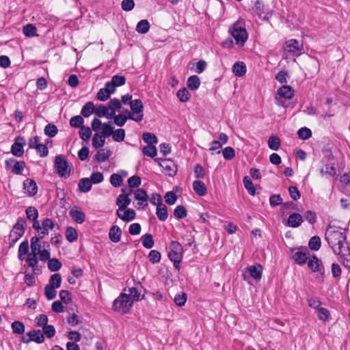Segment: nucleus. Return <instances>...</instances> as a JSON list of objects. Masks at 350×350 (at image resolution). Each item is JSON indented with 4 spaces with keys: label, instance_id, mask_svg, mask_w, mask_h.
<instances>
[{
    "label": "nucleus",
    "instance_id": "nucleus-1",
    "mask_svg": "<svg viewBox=\"0 0 350 350\" xmlns=\"http://www.w3.org/2000/svg\"><path fill=\"white\" fill-rule=\"evenodd\" d=\"M325 239L342 265L350 269V247L347 242L345 230L329 223L325 230Z\"/></svg>",
    "mask_w": 350,
    "mask_h": 350
},
{
    "label": "nucleus",
    "instance_id": "nucleus-2",
    "mask_svg": "<svg viewBox=\"0 0 350 350\" xmlns=\"http://www.w3.org/2000/svg\"><path fill=\"white\" fill-rule=\"evenodd\" d=\"M133 306V300L128 294L120 293L113 301L112 309L122 314L127 313Z\"/></svg>",
    "mask_w": 350,
    "mask_h": 350
},
{
    "label": "nucleus",
    "instance_id": "nucleus-3",
    "mask_svg": "<svg viewBox=\"0 0 350 350\" xmlns=\"http://www.w3.org/2000/svg\"><path fill=\"white\" fill-rule=\"evenodd\" d=\"M26 221L23 217L18 218L16 223L10 232L8 240L10 247H13L25 232Z\"/></svg>",
    "mask_w": 350,
    "mask_h": 350
},
{
    "label": "nucleus",
    "instance_id": "nucleus-4",
    "mask_svg": "<svg viewBox=\"0 0 350 350\" xmlns=\"http://www.w3.org/2000/svg\"><path fill=\"white\" fill-rule=\"evenodd\" d=\"M183 246L178 242L172 241L170 244L169 258L174 262L176 268L179 267V264L183 258Z\"/></svg>",
    "mask_w": 350,
    "mask_h": 350
},
{
    "label": "nucleus",
    "instance_id": "nucleus-5",
    "mask_svg": "<svg viewBox=\"0 0 350 350\" xmlns=\"http://www.w3.org/2000/svg\"><path fill=\"white\" fill-rule=\"evenodd\" d=\"M54 167L56 172L61 177L69 176L70 169H68V164L64 156L59 154L55 157Z\"/></svg>",
    "mask_w": 350,
    "mask_h": 350
},
{
    "label": "nucleus",
    "instance_id": "nucleus-6",
    "mask_svg": "<svg viewBox=\"0 0 350 350\" xmlns=\"http://www.w3.org/2000/svg\"><path fill=\"white\" fill-rule=\"evenodd\" d=\"M253 9L258 17L264 21H268L273 14V11L269 8V6L265 5L260 0H257L255 2Z\"/></svg>",
    "mask_w": 350,
    "mask_h": 350
},
{
    "label": "nucleus",
    "instance_id": "nucleus-7",
    "mask_svg": "<svg viewBox=\"0 0 350 350\" xmlns=\"http://www.w3.org/2000/svg\"><path fill=\"white\" fill-rule=\"evenodd\" d=\"M25 167L26 164L25 161H18L14 158H10L9 159L5 160V169L7 170H10L12 173L14 174H22V172Z\"/></svg>",
    "mask_w": 350,
    "mask_h": 350
},
{
    "label": "nucleus",
    "instance_id": "nucleus-8",
    "mask_svg": "<svg viewBox=\"0 0 350 350\" xmlns=\"http://www.w3.org/2000/svg\"><path fill=\"white\" fill-rule=\"evenodd\" d=\"M293 254L292 258L294 261L299 265H304L308 259V255L309 254V250L306 247H300L298 249H293L291 250Z\"/></svg>",
    "mask_w": 350,
    "mask_h": 350
},
{
    "label": "nucleus",
    "instance_id": "nucleus-9",
    "mask_svg": "<svg viewBox=\"0 0 350 350\" xmlns=\"http://www.w3.org/2000/svg\"><path fill=\"white\" fill-rule=\"evenodd\" d=\"M308 267L312 272H318L322 277L325 275V267L322 261L315 255L308 258Z\"/></svg>",
    "mask_w": 350,
    "mask_h": 350
},
{
    "label": "nucleus",
    "instance_id": "nucleus-10",
    "mask_svg": "<svg viewBox=\"0 0 350 350\" xmlns=\"http://www.w3.org/2000/svg\"><path fill=\"white\" fill-rule=\"evenodd\" d=\"M26 145L25 139L22 136H18L15 138L14 143L12 145L11 152L15 157H20L24 153L23 148Z\"/></svg>",
    "mask_w": 350,
    "mask_h": 350
},
{
    "label": "nucleus",
    "instance_id": "nucleus-11",
    "mask_svg": "<svg viewBox=\"0 0 350 350\" xmlns=\"http://www.w3.org/2000/svg\"><path fill=\"white\" fill-rule=\"evenodd\" d=\"M284 49L289 53L299 55L304 53L303 44H300L299 42L295 39H291L286 42Z\"/></svg>",
    "mask_w": 350,
    "mask_h": 350
},
{
    "label": "nucleus",
    "instance_id": "nucleus-12",
    "mask_svg": "<svg viewBox=\"0 0 350 350\" xmlns=\"http://www.w3.org/2000/svg\"><path fill=\"white\" fill-rule=\"evenodd\" d=\"M122 192H124V189H122ZM133 192V190L131 189L128 193H121L120 194L116 199V205L118 206V209L120 211L124 210L131 202V200L129 198V196Z\"/></svg>",
    "mask_w": 350,
    "mask_h": 350
},
{
    "label": "nucleus",
    "instance_id": "nucleus-13",
    "mask_svg": "<svg viewBox=\"0 0 350 350\" xmlns=\"http://www.w3.org/2000/svg\"><path fill=\"white\" fill-rule=\"evenodd\" d=\"M231 34L235 39L237 44H243L247 39V33L245 28L234 27Z\"/></svg>",
    "mask_w": 350,
    "mask_h": 350
},
{
    "label": "nucleus",
    "instance_id": "nucleus-14",
    "mask_svg": "<svg viewBox=\"0 0 350 350\" xmlns=\"http://www.w3.org/2000/svg\"><path fill=\"white\" fill-rule=\"evenodd\" d=\"M116 215L120 219L125 222L131 221L134 220L136 217V213L135 210L132 208H127V207L123 211L117 209Z\"/></svg>",
    "mask_w": 350,
    "mask_h": 350
},
{
    "label": "nucleus",
    "instance_id": "nucleus-15",
    "mask_svg": "<svg viewBox=\"0 0 350 350\" xmlns=\"http://www.w3.org/2000/svg\"><path fill=\"white\" fill-rule=\"evenodd\" d=\"M27 335L29 337L27 340H23L25 343H29L31 341H34L38 344L42 343L44 341V334L40 329H33L27 332Z\"/></svg>",
    "mask_w": 350,
    "mask_h": 350
},
{
    "label": "nucleus",
    "instance_id": "nucleus-16",
    "mask_svg": "<svg viewBox=\"0 0 350 350\" xmlns=\"http://www.w3.org/2000/svg\"><path fill=\"white\" fill-rule=\"evenodd\" d=\"M23 189L29 196H35L38 191L36 183L33 180L29 178L24 180Z\"/></svg>",
    "mask_w": 350,
    "mask_h": 350
},
{
    "label": "nucleus",
    "instance_id": "nucleus-17",
    "mask_svg": "<svg viewBox=\"0 0 350 350\" xmlns=\"http://www.w3.org/2000/svg\"><path fill=\"white\" fill-rule=\"evenodd\" d=\"M107 107H109V111L107 118L112 119L116 114V110H118L122 107V103L119 99L114 98L109 100Z\"/></svg>",
    "mask_w": 350,
    "mask_h": 350
},
{
    "label": "nucleus",
    "instance_id": "nucleus-18",
    "mask_svg": "<svg viewBox=\"0 0 350 350\" xmlns=\"http://www.w3.org/2000/svg\"><path fill=\"white\" fill-rule=\"evenodd\" d=\"M135 194V198L138 200L141 201L142 202H138V205H142L143 208L146 206L148 205V196L146 193V191L144 189H137L134 191Z\"/></svg>",
    "mask_w": 350,
    "mask_h": 350
},
{
    "label": "nucleus",
    "instance_id": "nucleus-19",
    "mask_svg": "<svg viewBox=\"0 0 350 350\" xmlns=\"http://www.w3.org/2000/svg\"><path fill=\"white\" fill-rule=\"evenodd\" d=\"M294 90L290 85H284L280 87L278 91V94L284 98L291 99L294 96Z\"/></svg>",
    "mask_w": 350,
    "mask_h": 350
},
{
    "label": "nucleus",
    "instance_id": "nucleus-20",
    "mask_svg": "<svg viewBox=\"0 0 350 350\" xmlns=\"http://www.w3.org/2000/svg\"><path fill=\"white\" fill-rule=\"evenodd\" d=\"M302 222V216L299 213H294L290 215L288 217L287 220V225L292 228H297L301 224Z\"/></svg>",
    "mask_w": 350,
    "mask_h": 350
},
{
    "label": "nucleus",
    "instance_id": "nucleus-21",
    "mask_svg": "<svg viewBox=\"0 0 350 350\" xmlns=\"http://www.w3.org/2000/svg\"><path fill=\"white\" fill-rule=\"evenodd\" d=\"M122 230L118 226H112L109 232V239L113 243H118L120 240Z\"/></svg>",
    "mask_w": 350,
    "mask_h": 350
},
{
    "label": "nucleus",
    "instance_id": "nucleus-22",
    "mask_svg": "<svg viewBox=\"0 0 350 350\" xmlns=\"http://www.w3.org/2000/svg\"><path fill=\"white\" fill-rule=\"evenodd\" d=\"M250 275L256 280H260L262 278V267L260 264L251 265L248 267Z\"/></svg>",
    "mask_w": 350,
    "mask_h": 350
},
{
    "label": "nucleus",
    "instance_id": "nucleus-23",
    "mask_svg": "<svg viewBox=\"0 0 350 350\" xmlns=\"http://www.w3.org/2000/svg\"><path fill=\"white\" fill-rule=\"evenodd\" d=\"M156 215L161 221H165L168 217L167 208L163 203L157 205Z\"/></svg>",
    "mask_w": 350,
    "mask_h": 350
},
{
    "label": "nucleus",
    "instance_id": "nucleus-24",
    "mask_svg": "<svg viewBox=\"0 0 350 350\" xmlns=\"http://www.w3.org/2000/svg\"><path fill=\"white\" fill-rule=\"evenodd\" d=\"M70 215L72 219L78 224H82L85 220V213L77 208L70 209Z\"/></svg>",
    "mask_w": 350,
    "mask_h": 350
},
{
    "label": "nucleus",
    "instance_id": "nucleus-25",
    "mask_svg": "<svg viewBox=\"0 0 350 350\" xmlns=\"http://www.w3.org/2000/svg\"><path fill=\"white\" fill-rule=\"evenodd\" d=\"M193 189L200 196H204L207 193V188L205 184L201 180H194L193 183Z\"/></svg>",
    "mask_w": 350,
    "mask_h": 350
},
{
    "label": "nucleus",
    "instance_id": "nucleus-26",
    "mask_svg": "<svg viewBox=\"0 0 350 350\" xmlns=\"http://www.w3.org/2000/svg\"><path fill=\"white\" fill-rule=\"evenodd\" d=\"M129 105L133 113L137 115L143 114L144 105L140 99L132 100Z\"/></svg>",
    "mask_w": 350,
    "mask_h": 350
},
{
    "label": "nucleus",
    "instance_id": "nucleus-27",
    "mask_svg": "<svg viewBox=\"0 0 350 350\" xmlns=\"http://www.w3.org/2000/svg\"><path fill=\"white\" fill-rule=\"evenodd\" d=\"M38 254L36 253V252L31 250V252L28 254L26 258L28 266L32 267L34 271H36L38 263Z\"/></svg>",
    "mask_w": 350,
    "mask_h": 350
},
{
    "label": "nucleus",
    "instance_id": "nucleus-28",
    "mask_svg": "<svg viewBox=\"0 0 350 350\" xmlns=\"http://www.w3.org/2000/svg\"><path fill=\"white\" fill-rule=\"evenodd\" d=\"M246 66L243 62H236L232 66V72L237 77H242L246 72Z\"/></svg>",
    "mask_w": 350,
    "mask_h": 350
},
{
    "label": "nucleus",
    "instance_id": "nucleus-29",
    "mask_svg": "<svg viewBox=\"0 0 350 350\" xmlns=\"http://www.w3.org/2000/svg\"><path fill=\"white\" fill-rule=\"evenodd\" d=\"M111 154V152L108 148H102L99 150L95 154V159L98 162H104L109 159Z\"/></svg>",
    "mask_w": 350,
    "mask_h": 350
},
{
    "label": "nucleus",
    "instance_id": "nucleus-30",
    "mask_svg": "<svg viewBox=\"0 0 350 350\" xmlns=\"http://www.w3.org/2000/svg\"><path fill=\"white\" fill-rule=\"evenodd\" d=\"M126 83V77L122 75H114L112 77L111 80L108 81L107 86L119 87L124 85Z\"/></svg>",
    "mask_w": 350,
    "mask_h": 350
},
{
    "label": "nucleus",
    "instance_id": "nucleus-31",
    "mask_svg": "<svg viewBox=\"0 0 350 350\" xmlns=\"http://www.w3.org/2000/svg\"><path fill=\"white\" fill-rule=\"evenodd\" d=\"M92 185V182L88 178H83L79 182V190L83 193L88 192L91 189Z\"/></svg>",
    "mask_w": 350,
    "mask_h": 350
},
{
    "label": "nucleus",
    "instance_id": "nucleus-32",
    "mask_svg": "<svg viewBox=\"0 0 350 350\" xmlns=\"http://www.w3.org/2000/svg\"><path fill=\"white\" fill-rule=\"evenodd\" d=\"M29 250V242L27 241H24L21 243L18 252V258L21 260H23L25 258V255L28 253Z\"/></svg>",
    "mask_w": 350,
    "mask_h": 350
},
{
    "label": "nucleus",
    "instance_id": "nucleus-33",
    "mask_svg": "<svg viewBox=\"0 0 350 350\" xmlns=\"http://www.w3.org/2000/svg\"><path fill=\"white\" fill-rule=\"evenodd\" d=\"M95 111V107L92 102L89 101L87 102L82 107L81 113V115L85 117L88 118L89 117L92 113H94Z\"/></svg>",
    "mask_w": 350,
    "mask_h": 350
},
{
    "label": "nucleus",
    "instance_id": "nucleus-34",
    "mask_svg": "<svg viewBox=\"0 0 350 350\" xmlns=\"http://www.w3.org/2000/svg\"><path fill=\"white\" fill-rule=\"evenodd\" d=\"M187 87L191 90H196L200 85V79L197 75H193L188 78L187 81Z\"/></svg>",
    "mask_w": 350,
    "mask_h": 350
},
{
    "label": "nucleus",
    "instance_id": "nucleus-35",
    "mask_svg": "<svg viewBox=\"0 0 350 350\" xmlns=\"http://www.w3.org/2000/svg\"><path fill=\"white\" fill-rule=\"evenodd\" d=\"M66 240L70 243L77 241L78 238L77 230L72 227H67L66 230Z\"/></svg>",
    "mask_w": 350,
    "mask_h": 350
},
{
    "label": "nucleus",
    "instance_id": "nucleus-36",
    "mask_svg": "<svg viewBox=\"0 0 350 350\" xmlns=\"http://www.w3.org/2000/svg\"><path fill=\"white\" fill-rule=\"evenodd\" d=\"M243 182L244 187L247 189L249 194L254 196L256 193V191L251 178L249 176H245L243 177Z\"/></svg>",
    "mask_w": 350,
    "mask_h": 350
},
{
    "label": "nucleus",
    "instance_id": "nucleus-37",
    "mask_svg": "<svg viewBox=\"0 0 350 350\" xmlns=\"http://www.w3.org/2000/svg\"><path fill=\"white\" fill-rule=\"evenodd\" d=\"M149 22L147 20L144 19L138 22L135 29L138 33L144 34L147 33L149 31Z\"/></svg>",
    "mask_w": 350,
    "mask_h": 350
},
{
    "label": "nucleus",
    "instance_id": "nucleus-38",
    "mask_svg": "<svg viewBox=\"0 0 350 350\" xmlns=\"http://www.w3.org/2000/svg\"><path fill=\"white\" fill-rule=\"evenodd\" d=\"M321 245V239L318 236H313L308 242L309 248L313 251H318Z\"/></svg>",
    "mask_w": 350,
    "mask_h": 350
},
{
    "label": "nucleus",
    "instance_id": "nucleus-39",
    "mask_svg": "<svg viewBox=\"0 0 350 350\" xmlns=\"http://www.w3.org/2000/svg\"><path fill=\"white\" fill-rule=\"evenodd\" d=\"M105 143V138L99 133H95L92 138V145L95 148H102Z\"/></svg>",
    "mask_w": 350,
    "mask_h": 350
},
{
    "label": "nucleus",
    "instance_id": "nucleus-40",
    "mask_svg": "<svg viewBox=\"0 0 350 350\" xmlns=\"http://www.w3.org/2000/svg\"><path fill=\"white\" fill-rule=\"evenodd\" d=\"M61 282V275L59 273H54L51 276L48 286L57 288L60 286Z\"/></svg>",
    "mask_w": 350,
    "mask_h": 350
},
{
    "label": "nucleus",
    "instance_id": "nucleus-41",
    "mask_svg": "<svg viewBox=\"0 0 350 350\" xmlns=\"http://www.w3.org/2000/svg\"><path fill=\"white\" fill-rule=\"evenodd\" d=\"M280 144V139L277 136H271L268 139V146L271 150H278Z\"/></svg>",
    "mask_w": 350,
    "mask_h": 350
},
{
    "label": "nucleus",
    "instance_id": "nucleus-42",
    "mask_svg": "<svg viewBox=\"0 0 350 350\" xmlns=\"http://www.w3.org/2000/svg\"><path fill=\"white\" fill-rule=\"evenodd\" d=\"M174 215L177 219H183L187 217V211L184 206L178 205L175 208Z\"/></svg>",
    "mask_w": 350,
    "mask_h": 350
},
{
    "label": "nucleus",
    "instance_id": "nucleus-43",
    "mask_svg": "<svg viewBox=\"0 0 350 350\" xmlns=\"http://www.w3.org/2000/svg\"><path fill=\"white\" fill-rule=\"evenodd\" d=\"M12 329L14 334H22L25 332V325L18 321H15L12 323Z\"/></svg>",
    "mask_w": 350,
    "mask_h": 350
},
{
    "label": "nucleus",
    "instance_id": "nucleus-44",
    "mask_svg": "<svg viewBox=\"0 0 350 350\" xmlns=\"http://www.w3.org/2000/svg\"><path fill=\"white\" fill-rule=\"evenodd\" d=\"M141 239L144 247L150 249L154 246L153 238L150 234H146L143 235Z\"/></svg>",
    "mask_w": 350,
    "mask_h": 350
},
{
    "label": "nucleus",
    "instance_id": "nucleus-45",
    "mask_svg": "<svg viewBox=\"0 0 350 350\" xmlns=\"http://www.w3.org/2000/svg\"><path fill=\"white\" fill-rule=\"evenodd\" d=\"M94 113L99 118H102L104 116H106L107 118V116H109V107L102 104H100L99 105L97 106L96 108H95Z\"/></svg>",
    "mask_w": 350,
    "mask_h": 350
},
{
    "label": "nucleus",
    "instance_id": "nucleus-46",
    "mask_svg": "<svg viewBox=\"0 0 350 350\" xmlns=\"http://www.w3.org/2000/svg\"><path fill=\"white\" fill-rule=\"evenodd\" d=\"M142 152L144 155L153 158L157 156V150L154 146L148 145L143 148Z\"/></svg>",
    "mask_w": 350,
    "mask_h": 350
},
{
    "label": "nucleus",
    "instance_id": "nucleus-47",
    "mask_svg": "<svg viewBox=\"0 0 350 350\" xmlns=\"http://www.w3.org/2000/svg\"><path fill=\"white\" fill-rule=\"evenodd\" d=\"M27 217L33 221L38 220V211L33 206H29L26 208Z\"/></svg>",
    "mask_w": 350,
    "mask_h": 350
},
{
    "label": "nucleus",
    "instance_id": "nucleus-48",
    "mask_svg": "<svg viewBox=\"0 0 350 350\" xmlns=\"http://www.w3.org/2000/svg\"><path fill=\"white\" fill-rule=\"evenodd\" d=\"M161 165L170 176H174L176 174V169L174 164L169 163L168 161H164Z\"/></svg>",
    "mask_w": 350,
    "mask_h": 350
},
{
    "label": "nucleus",
    "instance_id": "nucleus-49",
    "mask_svg": "<svg viewBox=\"0 0 350 350\" xmlns=\"http://www.w3.org/2000/svg\"><path fill=\"white\" fill-rule=\"evenodd\" d=\"M44 134L50 137H55L57 132L58 129L57 127L53 124H48L44 130Z\"/></svg>",
    "mask_w": 350,
    "mask_h": 350
},
{
    "label": "nucleus",
    "instance_id": "nucleus-50",
    "mask_svg": "<svg viewBox=\"0 0 350 350\" xmlns=\"http://www.w3.org/2000/svg\"><path fill=\"white\" fill-rule=\"evenodd\" d=\"M37 29L32 24H27L23 28V33L27 37H33L36 34Z\"/></svg>",
    "mask_w": 350,
    "mask_h": 350
},
{
    "label": "nucleus",
    "instance_id": "nucleus-51",
    "mask_svg": "<svg viewBox=\"0 0 350 350\" xmlns=\"http://www.w3.org/2000/svg\"><path fill=\"white\" fill-rule=\"evenodd\" d=\"M176 96L181 102H186L190 98L191 94L187 88H184L177 92Z\"/></svg>",
    "mask_w": 350,
    "mask_h": 350
},
{
    "label": "nucleus",
    "instance_id": "nucleus-52",
    "mask_svg": "<svg viewBox=\"0 0 350 350\" xmlns=\"http://www.w3.org/2000/svg\"><path fill=\"white\" fill-rule=\"evenodd\" d=\"M79 135L83 140L87 141L92 135V131L90 127L83 126L80 128Z\"/></svg>",
    "mask_w": 350,
    "mask_h": 350
},
{
    "label": "nucleus",
    "instance_id": "nucleus-53",
    "mask_svg": "<svg viewBox=\"0 0 350 350\" xmlns=\"http://www.w3.org/2000/svg\"><path fill=\"white\" fill-rule=\"evenodd\" d=\"M83 118L81 116H75L70 118V124L71 126L75 128H81L83 126Z\"/></svg>",
    "mask_w": 350,
    "mask_h": 350
},
{
    "label": "nucleus",
    "instance_id": "nucleus-54",
    "mask_svg": "<svg viewBox=\"0 0 350 350\" xmlns=\"http://www.w3.org/2000/svg\"><path fill=\"white\" fill-rule=\"evenodd\" d=\"M62 267L61 262L57 258L50 259L48 262V268L51 271H57Z\"/></svg>",
    "mask_w": 350,
    "mask_h": 350
},
{
    "label": "nucleus",
    "instance_id": "nucleus-55",
    "mask_svg": "<svg viewBox=\"0 0 350 350\" xmlns=\"http://www.w3.org/2000/svg\"><path fill=\"white\" fill-rule=\"evenodd\" d=\"M142 138L148 145H153L154 144H157L158 142L156 135L151 133H144L142 135Z\"/></svg>",
    "mask_w": 350,
    "mask_h": 350
},
{
    "label": "nucleus",
    "instance_id": "nucleus-56",
    "mask_svg": "<svg viewBox=\"0 0 350 350\" xmlns=\"http://www.w3.org/2000/svg\"><path fill=\"white\" fill-rule=\"evenodd\" d=\"M110 183L115 187H120L123 183L122 176L118 174H112L110 176Z\"/></svg>",
    "mask_w": 350,
    "mask_h": 350
},
{
    "label": "nucleus",
    "instance_id": "nucleus-57",
    "mask_svg": "<svg viewBox=\"0 0 350 350\" xmlns=\"http://www.w3.org/2000/svg\"><path fill=\"white\" fill-rule=\"evenodd\" d=\"M320 174L322 176L328 175L329 176H334L336 174V169L333 165L329 164L325 165L324 168L320 170Z\"/></svg>",
    "mask_w": 350,
    "mask_h": 350
},
{
    "label": "nucleus",
    "instance_id": "nucleus-58",
    "mask_svg": "<svg viewBox=\"0 0 350 350\" xmlns=\"http://www.w3.org/2000/svg\"><path fill=\"white\" fill-rule=\"evenodd\" d=\"M297 135L301 139H308L312 136V131L307 127H302L298 130Z\"/></svg>",
    "mask_w": 350,
    "mask_h": 350
},
{
    "label": "nucleus",
    "instance_id": "nucleus-59",
    "mask_svg": "<svg viewBox=\"0 0 350 350\" xmlns=\"http://www.w3.org/2000/svg\"><path fill=\"white\" fill-rule=\"evenodd\" d=\"M113 139L116 142H120L124 139L125 131L122 129H118L113 131L112 135Z\"/></svg>",
    "mask_w": 350,
    "mask_h": 350
},
{
    "label": "nucleus",
    "instance_id": "nucleus-60",
    "mask_svg": "<svg viewBox=\"0 0 350 350\" xmlns=\"http://www.w3.org/2000/svg\"><path fill=\"white\" fill-rule=\"evenodd\" d=\"M113 127L109 123H104L102 127V132L99 134L106 138L111 135H113Z\"/></svg>",
    "mask_w": 350,
    "mask_h": 350
},
{
    "label": "nucleus",
    "instance_id": "nucleus-61",
    "mask_svg": "<svg viewBox=\"0 0 350 350\" xmlns=\"http://www.w3.org/2000/svg\"><path fill=\"white\" fill-rule=\"evenodd\" d=\"M44 295L49 300L53 299L57 295L55 288L49 286L48 285L44 287Z\"/></svg>",
    "mask_w": 350,
    "mask_h": 350
},
{
    "label": "nucleus",
    "instance_id": "nucleus-62",
    "mask_svg": "<svg viewBox=\"0 0 350 350\" xmlns=\"http://www.w3.org/2000/svg\"><path fill=\"white\" fill-rule=\"evenodd\" d=\"M165 202L169 205H173L177 200V196L173 191H167L165 196Z\"/></svg>",
    "mask_w": 350,
    "mask_h": 350
},
{
    "label": "nucleus",
    "instance_id": "nucleus-63",
    "mask_svg": "<svg viewBox=\"0 0 350 350\" xmlns=\"http://www.w3.org/2000/svg\"><path fill=\"white\" fill-rule=\"evenodd\" d=\"M223 157L227 160L232 159L235 156V151L232 147H226L222 151Z\"/></svg>",
    "mask_w": 350,
    "mask_h": 350
},
{
    "label": "nucleus",
    "instance_id": "nucleus-64",
    "mask_svg": "<svg viewBox=\"0 0 350 350\" xmlns=\"http://www.w3.org/2000/svg\"><path fill=\"white\" fill-rule=\"evenodd\" d=\"M114 124H116L117 126H122L125 124L126 120H128V118H126V116L122 114H118V115H114L113 117Z\"/></svg>",
    "mask_w": 350,
    "mask_h": 350
}]
</instances>
